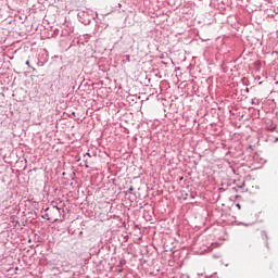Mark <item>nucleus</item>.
<instances>
[{
	"mask_svg": "<svg viewBox=\"0 0 278 278\" xmlns=\"http://www.w3.org/2000/svg\"><path fill=\"white\" fill-rule=\"evenodd\" d=\"M30 64V61H26V65H29Z\"/></svg>",
	"mask_w": 278,
	"mask_h": 278,
	"instance_id": "1",
	"label": "nucleus"
},
{
	"mask_svg": "<svg viewBox=\"0 0 278 278\" xmlns=\"http://www.w3.org/2000/svg\"><path fill=\"white\" fill-rule=\"evenodd\" d=\"M86 168H89L87 161H86Z\"/></svg>",
	"mask_w": 278,
	"mask_h": 278,
	"instance_id": "2",
	"label": "nucleus"
},
{
	"mask_svg": "<svg viewBox=\"0 0 278 278\" xmlns=\"http://www.w3.org/2000/svg\"><path fill=\"white\" fill-rule=\"evenodd\" d=\"M87 155H89V157H91L90 153H88Z\"/></svg>",
	"mask_w": 278,
	"mask_h": 278,
	"instance_id": "3",
	"label": "nucleus"
},
{
	"mask_svg": "<svg viewBox=\"0 0 278 278\" xmlns=\"http://www.w3.org/2000/svg\"><path fill=\"white\" fill-rule=\"evenodd\" d=\"M238 207H241L239 204H237Z\"/></svg>",
	"mask_w": 278,
	"mask_h": 278,
	"instance_id": "4",
	"label": "nucleus"
}]
</instances>
